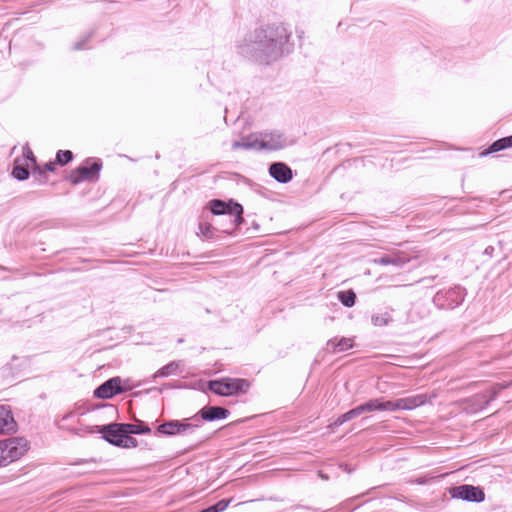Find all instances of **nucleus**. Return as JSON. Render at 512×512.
<instances>
[{"mask_svg": "<svg viewBox=\"0 0 512 512\" xmlns=\"http://www.w3.org/2000/svg\"><path fill=\"white\" fill-rule=\"evenodd\" d=\"M55 165H56V162H49V163L45 164L44 168L46 171L52 172L55 170Z\"/></svg>", "mask_w": 512, "mask_h": 512, "instance_id": "33", "label": "nucleus"}, {"mask_svg": "<svg viewBox=\"0 0 512 512\" xmlns=\"http://www.w3.org/2000/svg\"><path fill=\"white\" fill-rule=\"evenodd\" d=\"M181 371V362L180 361H172L169 364L163 366L159 370H157L153 378L157 377H168L171 375H176L178 372Z\"/></svg>", "mask_w": 512, "mask_h": 512, "instance_id": "18", "label": "nucleus"}, {"mask_svg": "<svg viewBox=\"0 0 512 512\" xmlns=\"http://www.w3.org/2000/svg\"><path fill=\"white\" fill-rule=\"evenodd\" d=\"M453 497L471 502H482L485 498L484 492L472 485H461L454 489Z\"/></svg>", "mask_w": 512, "mask_h": 512, "instance_id": "10", "label": "nucleus"}, {"mask_svg": "<svg viewBox=\"0 0 512 512\" xmlns=\"http://www.w3.org/2000/svg\"><path fill=\"white\" fill-rule=\"evenodd\" d=\"M476 397H480V395H477ZM496 397V391H492L491 395L488 399H486L485 395H482L481 398L484 399V404L488 405L491 400H493Z\"/></svg>", "mask_w": 512, "mask_h": 512, "instance_id": "32", "label": "nucleus"}, {"mask_svg": "<svg viewBox=\"0 0 512 512\" xmlns=\"http://www.w3.org/2000/svg\"><path fill=\"white\" fill-rule=\"evenodd\" d=\"M512 146V135L501 138L495 141L486 151L482 152L481 155L485 156L494 152L504 150Z\"/></svg>", "mask_w": 512, "mask_h": 512, "instance_id": "20", "label": "nucleus"}, {"mask_svg": "<svg viewBox=\"0 0 512 512\" xmlns=\"http://www.w3.org/2000/svg\"><path fill=\"white\" fill-rule=\"evenodd\" d=\"M210 210L215 215H229L233 218L232 222L234 226H237L242 221L241 214L243 213V208L238 203H226L222 200H212L210 202Z\"/></svg>", "mask_w": 512, "mask_h": 512, "instance_id": "5", "label": "nucleus"}, {"mask_svg": "<svg viewBox=\"0 0 512 512\" xmlns=\"http://www.w3.org/2000/svg\"><path fill=\"white\" fill-rule=\"evenodd\" d=\"M199 424L169 421L158 426V431L165 435H177L192 433Z\"/></svg>", "mask_w": 512, "mask_h": 512, "instance_id": "7", "label": "nucleus"}, {"mask_svg": "<svg viewBox=\"0 0 512 512\" xmlns=\"http://www.w3.org/2000/svg\"><path fill=\"white\" fill-rule=\"evenodd\" d=\"M392 320L390 313L385 312L381 314H375L371 317V322L374 326H385Z\"/></svg>", "mask_w": 512, "mask_h": 512, "instance_id": "22", "label": "nucleus"}, {"mask_svg": "<svg viewBox=\"0 0 512 512\" xmlns=\"http://www.w3.org/2000/svg\"><path fill=\"white\" fill-rule=\"evenodd\" d=\"M380 406H381V411H398V410H400L398 399L386 401L383 398H380Z\"/></svg>", "mask_w": 512, "mask_h": 512, "instance_id": "24", "label": "nucleus"}, {"mask_svg": "<svg viewBox=\"0 0 512 512\" xmlns=\"http://www.w3.org/2000/svg\"><path fill=\"white\" fill-rule=\"evenodd\" d=\"M350 417L348 415V413H344L342 414L341 416H339L333 423L334 426L338 427V426H341L343 425L344 423L350 421Z\"/></svg>", "mask_w": 512, "mask_h": 512, "instance_id": "30", "label": "nucleus"}, {"mask_svg": "<svg viewBox=\"0 0 512 512\" xmlns=\"http://www.w3.org/2000/svg\"><path fill=\"white\" fill-rule=\"evenodd\" d=\"M428 401L429 398L426 394H418L398 399L400 410H413L424 405Z\"/></svg>", "mask_w": 512, "mask_h": 512, "instance_id": "13", "label": "nucleus"}, {"mask_svg": "<svg viewBox=\"0 0 512 512\" xmlns=\"http://www.w3.org/2000/svg\"><path fill=\"white\" fill-rule=\"evenodd\" d=\"M269 174L279 183H287L292 179V170L282 162L271 164Z\"/></svg>", "mask_w": 512, "mask_h": 512, "instance_id": "11", "label": "nucleus"}, {"mask_svg": "<svg viewBox=\"0 0 512 512\" xmlns=\"http://www.w3.org/2000/svg\"><path fill=\"white\" fill-rule=\"evenodd\" d=\"M99 432L103 434L106 441L118 447L134 448L138 443L134 437L126 435L123 424L104 425L99 428Z\"/></svg>", "mask_w": 512, "mask_h": 512, "instance_id": "2", "label": "nucleus"}, {"mask_svg": "<svg viewBox=\"0 0 512 512\" xmlns=\"http://www.w3.org/2000/svg\"><path fill=\"white\" fill-rule=\"evenodd\" d=\"M209 389L220 396H232L239 392H247L250 384L245 379L223 378L210 381Z\"/></svg>", "mask_w": 512, "mask_h": 512, "instance_id": "4", "label": "nucleus"}, {"mask_svg": "<svg viewBox=\"0 0 512 512\" xmlns=\"http://www.w3.org/2000/svg\"><path fill=\"white\" fill-rule=\"evenodd\" d=\"M407 262H408V259H406L398 254L385 255V256H382V257L374 260V263L378 264V265H382V266L394 265L396 267H401Z\"/></svg>", "mask_w": 512, "mask_h": 512, "instance_id": "17", "label": "nucleus"}, {"mask_svg": "<svg viewBox=\"0 0 512 512\" xmlns=\"http://www.w3.org/2000/svg\"><path fill=\"white\" fill-rule=\"evenodd\" d=\"M87 40H88V38H85V40L75 43L73 49L74 50L82 49L84 47V42Z\"/></svg>", "mask_w": 512, "mask_h": 512, "instance_id": "34", "label": "nucleus"}, {"mask_svg": "<svg viewBox=\"0 0 512 512\" xmlns=\"http://www.w3.org/2000/svg\"><path fill=\"white\" fill-rule=\"evenodd\" d=\"M339 301L346 307H352L355 304L356 294L352 290L341 291L338 294Z\"/></svg>", "mask_w": 512, "mask_h": 512, "instance_id": "21", "label": "nucleus"}, {"mask_svg": "<svg viewBox=\"0 0 512 512\" xmlns=\"http://www.w3.org/2000/svg\"><path fill=\"white\" fill-rule=\"evenodd\" d=\"M428 401L429 398L426 394H418L398 399L400 410H413L424 405Z\"/></svg>", "mask_w": 512, "mask_h": 512, "instance_id": "12", "label": "nucleus"}, {"mask_svg": "<svg viewBox=\"0 0 512 512\" xmlns=\"http://www.w3.org/2000/svg\"><path fill=\"white\" fill-rule=\"evenodd\" d=\"M123 429L126 435L129 434H145L150 432L148 427H141L135 424H123Z\"/></svg>", "mask_w": 512, "mask_h": 512, "instance_id": "23", "label": "nucleus"}, {"mask_svg": "<svg viewBox=\"0 0 512 512\" xmlns=\"http://www.w3.org/2000/svg\"><path fill=\"white\" fill-rule=\"evenodd\" d=\"M200 414L203 420L214 421L227 418L229 411L218 406H207L200 410Z\"/></svg>", "mask_w": 512, "mask_h": 512, "instance_id": "14", "label": "nucleus"}, {"mask_svg": "<svg viewBox=\"0 0 512 512\" xmlns=\"http://www.w3.org/2000/svg\"><path fill=\"white\" fill-rule=\"evenodd\" d=\"M18 429V425L14 420L10 406L2 405V434L14 433Z\"/></svg>", "mask_w": 512, "mask_h": 512, "instance_id": "15", "label": "nucleus"}, {"mask_svg": "<svg viewBox=\"0 0 512 512\" xmlns=\"http://www.w3.org/2000/svg\"><path fill=\"white\" fill-rule=\"evenodd\" d=\"M122 391L121 379L119 377H114L96 388L94 391V396L99 399H110Z\"/></svg>", "mask_w": 512, "mask_h": 512, "instance_id": "9", "label": "nucleus"}, {"mask_svg": "<svg viewBox=\"0 0 512 512\" xmlns=\"http://www.w3.org/2000/svg\"><path fill=\"white\" fill-rule=\"evenodd\" d=\"M347 413H348L350 419H353V418H356V417L360 416L361 414H363L364 410H363L362 405H359V406L349 410Z\"/></svg>", "mask_w": 512, "mask_h": 512, "instance_id": "28", "label": "nucleus"}, {"mask_svg": "<svg viewBox=\"0 0 512 512\" xmlns=\"http://www.w3.org/2000/svg\"><path fill=\"white\" fill-rule=\"evenodd\" d=\"M101 169V164L94 162L91 166H80L73 170L69 176L72 184L76 185L82 181L92 180L95 178Z\"/></svg>", "mask_w": 512, "mask_h": 512, "instance_id": "8", "label": "nucleus"}, {"mask_svg": "<svg viewBox=\"0 0 512 512\" xmlns=\"http://www.w3.org/2000/svg\"><path fill=\"white\" fill-rule=\"evenodd\" d=\"M23 155L26 157L27 160H29L33 165L36 164V158L34 157V154L32 152V150L28 147V146H25L24 147V150H23Z\"/></svg>", "mask_w": 512, "mask_h": 512, "instance_id": "29", "label": "nucleus"}, {"mask_svg": "<svg viewBox=\"0 0 512 512\" xmlns=\"http://www.w3.org/2000/svg\"><path fill=\"white\" fill-rule=\"evenodd\" d=\"M12 175L14 178L18 180H25L29 176V171L26 167H23L21 165H16L13 168Z\"/></svg>", "mask_w": 512, "mask_h": 512, "instance_id": "27", "label": "nucleus"}, {"mask_svg": "<svg viewBox=\"0 0 512 512\" xmlns=\"http://www.w3.org/2000/svg\"><path fill=\"white\" fill-rule=\"evenodd\" d=\"M361 405L363 407L364 413L381 411L380 398L370 399Z\"/></svg>", "mask_w": 512, "mask_h": 512, "instance_id": "25", "label": "nucleus"}, {"mask_svg": "<svg viewBox=\"0 0 512 512\" xmlns=\"http://www.w3.org/2000/svg\"><path fill=\"white\" fill-rule=\"evenodd\" d=\"M73 158V154L69 150H59L56 154V163L60 165H66Z\"/></svg>", "mask_w": 512, "mask_h": 512, "instance_id": "26", "label": "nucleus"}, {"mask_svg": "<svg viewBox=\"0 0 512 512\" xmlns=\"http://www.w3.org/2000/svg\"><path fill=\"white\" fill-rule=\"evenodd\" d=\"M29 450V442L24 437L2 440V466L19 460Z\"/></svg>", "mask_w": 512, "mask_h": 512, "instance_id": "3", "label": "nucleus"}, {"mask_svg": "<svg viewBox=\"0 0 512 512\" xmlns=\"http://www.w3.org/2000/svg\"><path fill=\"white\" fill-rule=\"evenodd\" d=\"M259 142L261 149L268 150H279L288 144L285 135L279 131H272L261 134Z\"/></svg>", "mask_w": 512, "mask_h": 512, "instance_id": "6", "label": "nucleus"}, {"mask_svg": "<svg viewBox=\"0 0 512 512\" xmlns=\"http://www.w3.org/2000/svg\"><path fill=\"white\" fill-rule=\"evenodd\" d=\"M354 346L353 338H333L327 342V349L332 353L344 352Z\"/></svg>", "mask_w": 512, "mask_h": 512, "instance_id": "16", "label": "nucleus"}, {"mask_svg": "<svg viewBox=\"0 0 512 512\" xmlns=\"http://www.w3.org/2000/svg\"><path fill=\"white\" fill-rule=\"evenodd\" d=\"M289 35L282 24H273L260 28L245 38L238 46L239 53L256 61L269 63L283 53V47L288 42Z\"/></svg>", "mask_w": 512, "mask_h": 512, "instance_id": "1", "label": "nucleus"}, {"mask_svg": "<svg viewBox=\"0 0 512 512\" xmlns=\"http://www.w3.org/2000/svg\"><path fill=\"white\" fill-rule=\"evenodd\" d=\"M199 229L204 237H210L211 236V230L212 226L209 224H200Z\"/></svg>", "mask_w": 512, "mask_h": 512, "instance_id": "31", "label": "nucleus"}, {"mask_svg": "<svg viewBox=\"0 0 512 512\" xmlns=\"http://www.w3.org/2000/svg\"><path fill=\"white\" fill-rule=\"evenodd\" d=\"M232 148L236 149H261L259 138L255 136H249L242 141H235L232 144Z\"/></svg>", "mask_w": 512, "mask_h": 512, "instance_id": "19", "label": "nucleus"}]
</instances>
